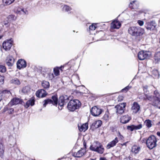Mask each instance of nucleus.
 Segmentation results:
<instances>
[{
  "instance_id": "nucleus-2",
  "label": "nucleus",
  "mask_w": 160,
  "mask_h": 160,
  "mask_svg": "<svg viewBox=\"0 0 160 160\" xmlns=\"http://www.w3.org/2000/svg\"><path fill=\"white\" fill-rule=\"evenodd\" d=\"M128 33L136 38H140L142 37L145 31L144 29L137 26H131L128 30Z\"/></svg>"
},
{
  "instance_id": "nucleus-53",
  "label": "nucleus",
  "mask_w": 160,
  "mask_h": 160,
  "mask_svg": "<svg viewBox=\"0 0 160 160\" xmlns=\"http://www.w3.org/2000/svg\"><path fill=\"white\" fill-rule=\"evenodd\" d=\"M128 142H124V143H121L120 144V145L122 146H127V143Z\"/></svg>"
},
{
  "instance_id": "nucleus-23",
  "label": "nucleus",
  "mask_w": 160,
  "mask_h": 160,
  "mask_svg": "<svg viewBox=\"0 0 160 160\" xmlns=\"http://www.w3.org/2000/svg\"><path fill=\"white\" fill-rule=\"evenodd\" d=\"M141 148L139 146L137 145H133L131 148V152L134 155L138 154L141 151Z\"/></svg>"
},
{
  "instance_id": "nucleus-11",
  "label": "nucleus",
  "mask_w": 160,
  "mask_h": 160,
  "mask_svg": "<svg viewBox=\"0 0 160 160\" xmlns=\"http://www.w3.org/2000/svg\"><path fill=\"white\" fill-rule=\"evenodd\" d=\"M138 56L140 60H143L149 57V54L147 51H141L138 52Z\"/></svg>"
},
{
  "instance_id": "nucleus-52",
  "label": "nucleus",
  "mask_w": 160,
  "mask_h": 160,
  "mask_svg": "<svg viewBox=\"0 0 160 160\" xmlns=\"http://www.w3.org/2000/svg\"><path fill=\"white\" fill-rule=\"evenodd\" d=\"M86 144H87V143H86V142L85 141H84L83 142V145L84 146V147L85 149H86L87 148Z\"/></svg>"
},
{
  "instance_id": "nucleus-30",
  "label": "nucleus",
  "mask_w": 160,
  "mask_h": 160,
  "mask_svg": "<svg viewBox=\"0 0 160 160\" xmlns=\"http://www.w3.org/2000/svg\"><path fill=\"white\" fill-rule=\"evenodd\" d=\"M51 98L52 101V104L54 106H57L58 101L57 95L56 94L52 96Z\"/></svg>"
},
{
  "instance_id": "nucleus-41",
  "label": "nucleus",
  "mask_w": 160,
  "mask_h": 160,
  "mask_svg": "<svg viewBox=\"0 0 160 160\" xmlns=\"http://www.w3.org/2000/svg\"><path fill=\"white\" fill-rule=\"evenodd\" d=\"M4 152V146L2 147V148H0V157L2 158L3 157V154Z\"/></svg>"
},
{
  "instance_id": "nucleus-12",
  "label": "nucleus",
  "mask_w": 160,
  "mask_h": 160,
  "mask_svg": "<svg viewBox=\"0 0 160 160\" xmlns=\"http://www.w3.org/2000/svg\"><path fill=\"white\" fill-rule=\"evenodd\" d=\"M27 62L26 61L23 59H20L18 60L17 63V68L19 69L24 68L26 67Z\"/></svg>"
},
{
  "instance_id": "nucleus-9",
  "label": "nucleus",
  "mask_w": 160,
  "mask_h": 160,
  "mask_svg": "<svg viewBox=\"0 0 160 160\" xmlns=\"http://www.w3.org/2000/svg\"><path fill=\"white\" fill-rule=\"evenodd\" d=\"M90 112L92 115L94 116H97L102 113V110L101 109L95 106L92 108Z\"/></svg>"
},
{
  "instance_id": "nucleus-48",
  "label": "nucleus",
  "mask_w": 160,
  "mask_h": 160,
  "mask_svg": "<svg viewBox=\"0 0 160 160\" xmlns=\"http://www.w3.org/2000/svg\"><path fill=\"white\" fill-rule=\"evenodd\" d=\"M123 97H122L121 95H119L118 96V98L117 99L118 102H121L123 100Z\"/></svg>"
},
{
  "instance_id": "nucleus-51",
  "label": "nucleus",
  "mask_w": 160,
  "mask_h": 160,
  "mask_svg": "<svg viewBox=\"0 0 160 160\" xmlns=\"http://www.w3.org/2000/svg\"><path fill=\"white\" fill-rule=\"evenodd\" d=\"M28 87H25L23 88L22 91L24 93L27 92V91L26 90Z\"/></svg>"
},
{
  "instance_id": "nucleus-4",
  "label": "nucleus",
  "mask_w": 160,
  "mask_h": 160,
  "mask_svg": "<svg viewBox=\"0 0 160 160\" xmlns=\"http://www.w3.org/2000/svg\"><path fill=\"white\" fill-rule=\"evenodd\" d=\"M81 103L77 99L71 100L68 103L67 108L70 111H74L80 107Z\"/></svg>"
},
{
  "instance_id": "nucleus-25",
  "label": "nucleus",
  "mask_w": 160,
  "mask_h": 160,
  "mask_svg": "<svg viewBox=\"0 0 160 160\" xmlns=\"http://www.w3.org/2000/svg\"><path fill=\"white\" fill-rule=\"evenodd\" d=\"M0 91L2 98L4 99L7 98L11 94L10 91L9 90H4Z\"/></svg>"
},
{
  "instance_id": "nucleus-57",
  "label": "nucleus",
  "mask_w": 160,
  "mask_h": 160,
  "mask_svg": "<svg viewBox=\"0 0 160 160\" xmlns=\"http://www.w3.org/2000/svg\"><path fill=\"white\" fill-rule=\"evenodd\" d=\"M157 135L160 137V132H158L157 133Z\"/></svg>"
},
{
  "instance_id": "nucleus-40",
  "label": "nucleus",
  "mask_w": 160,
  "mask_h": 160,
  "mask_svg": "<svg viewBox=\"0 0 160 160\" xmlns=\"http://www.w3.org/2000/svg\"><path fill=\"white\" fill-rule=\"evenodd\" d=\"M7 69L6 67L3 65H0V72H5L6 71Z\"/></svg>"
},
{
  "instance_id": "nucleus-45",
  "label": "nucleus",
  "mask_w": 160,
  "mask_h": 160,
  "mask_svg": "<svg viewBox=\"0 0 160 160\" xmlns=\"http://www.w3.org/2000/svg\"><path fill=\"white\" fill-rule=\"evenodd\" d=\"M131 88V86H129V85L127 86L123 89L122 90V92H127V91Z\"/></svg>"
},
{
  "instance_id": "nucleus-42",
  "label": "nucleus",
  "mask_w": 160,
  "mask_h": 160,
  "mask_svg": "<svg viewBox=\"0 0 160 160\" xmlns=\"http://www.w3.org/2000/svg\"><path fill=\"white\" fill-rule=\"evenodd\" d=\"M117 135L119 140H123L124 139V137L119 132H118Z\"/></svg>"
},
{
  "instance_id": "nucleus-18",
  "label": "nucleus",
  "mask_w": 160,
  "mask_h": 160,
  "mask_svg": "<svg viewBox=\"0 0 160 160\" xmlns=\"http://www.w3.org/2000/svg\"><path fill=\"white\" fill-rule=\"evenodd\" d=\"M85 150L81 148L77 152H74L72 153V156L75 157L81 158L83 156L85 153Z\"/></svg>"
},
{
  "instance_id": "nucleus-5",
  "label": "nucleus",
  "mask_w": 160,
  "mask_h": 160,
  "mask_svg": "<svg viewBox=\"0 0 160 160\" xmlns=\"http://www.w3.org/2000/svg\"><path fill=\"white\" fill-rule=\"evenodd\" d=\"M146 141L147 146L150 149H152L157 146V139L153 135H150Z\"/></svg>"
},
{
  "instance_id": "nucleus-63",
  "label": "nucleus",
  "mask_w": 160,
  "mask_h": 160,
  "mask_svg": "<svg viewBox=\"0 0 160 160\" xmlns=\"http://www.w3.org/2000/svg\"><path fill=\"white\" fill-rule=\"evenodd\" d=\"M6 110H7L6 109V108H4V112L6 111Z\"/></svg>"
},
{
  "instance_id": "nucleus-22",
  "label": "nucleus",
  "mask_w": 160,
  "mask_h": 160,
  "mask_svg": "<svg viewBox=\"0 0 160 160\" xmlns=\"http://www.w3.org/2000/svg\"><path fill=\"white\" fill-rule=\"evenodd\" d=\"M131 119V118L128 115L122 116L120 118V122L123 124L128 122Z\"/></svg>"
},
{
  "instance_id": "nucleus-36",
  "label": "nucleus",
  "mask_w": 160,
  "mask_h": 160,
  "mask_svg": "<svg viewBox=\"0 0 160 160\" xmlns=\"http://www.w3.org/2000/svg\"><path fill=\"white\" fill-rule=\"evenodd\" d=\"M144 123L148 128H151L152 126V121L149 119H147L144 122Z\"/></svg>"
},
{
  "instance_id": "nucleus-56",
  "label": "nucleus",
  "mask_w": 160,
  "mask_h": 160,
  "mask_svg": "<svg viewBox=\"0 0 160 160\" xmlns=\"http://www.w3.org/2000/svg\"><path fill=\"white\" fill-rule=\"evenodd\" d=\"M68 68H69V66H68H68L66 67V68H64V71H66L68 69Z\"/></svg>"
},
{
  "instance_id": "nucleus-50",
  "label": "nucleus",
  "mask_w": 160,
  "mask_h": 160,
  "mask_svg": "<svg viewBox=\"0 0 160 160\" xmlns=\"http://www.w3.org/2000/svg\"><path fill=\"white\" fill-rule=\"evenodd\" d=\"M14 111V109L13 108H10L9 109V111H8V113L9 114H11L13 113Z\"/></svg>"
},
{
  "instance_id": "nucleus-60",
  "label": "nucleus",
  "mask_w": 160,
  "mask_h": 160,
  "mask_svg": "<svg viewBox=\"0 0 160 160\" xmlns=\"http://www.w3.org/2000/svg\"><path fill=\"white\" fill-rule=\"evenodd\" d=\"M9 21H8V20L6 22H5V23H4V25H6L8 24L9 23Z\"/></svg>"
},
{
  "instance_id": "nucleus-13",
  "label": "nucleus",
  "mask_w": 160,
  "mask_h": 160,
  "mask_svg": "<svg viewBox=\"0 0 160 160\" xmlns=\"http://www.w3.org/2000/svg\"><path fill=\"white\" fill-rule=\"evenodd\" d=\"M142 127V124H140L138 125H135L133 124L131 125H128L127 126V129L131 132H132L134 130H137L140 129Z\"/></svg>"
},
{
  "instance_id": "nucleus-35",
  "label": "nucleus",
  "mask_w": 160,
  "mask_h": 160,
  "mask_svg": "<svg viewBox=\"0 0 160 160\" xmlns=\"http://www.w3.org/2000/svg\"><path fill=\"white\" fill-rule=\"evenodd\" d=\"M8 21L9 22H12L16 20L17 17L13 14H11L9 15L7 17Z\"/></svg>"
},
{
  "instance_id": "nucleus-3",
  "label": "nucleus",
  "mask_w": 160,
  "mask_h": 160,
  "mask_svg": "<svg viewBox=\"0 0 160 160\" xmlns=\"http://www.w3.org/2000/svg\"><path fill=\"white\" fill-rule=\"evenodd\" d=\"M90 149L92 151L96 152L100 154H102L104 151V148L102 144L98 141L91 145Z\"/></svg>"
},
{
  "instance_id": "nucleus-58",
  "label": "nucleus",
  "mask_w": 160,
  "mask_h": 160,
  "mask_svg": "<svg viewBox=\"0 0 160 160\" xmlns=\"http://www.w3.org/2000/svg\"><path fill=\"white\" fill-rule=\"evenodd\" d=\"M2 146H3V144L1 142H0V148H2Z\"/></svg>"
},
{
  "instance_id": "nucleus-61",
  "label": "nucleus",
  "mask_w": 160,
  "mask_h": 160,
  "mask_svg": "<svg viewBox=\"0 0 160 160\" xmlns=\"http://www.w3.org/2000/svg\"><path fill=\"white\" fill-rule=\"evenodd\" d=\"M144 160H152V159H149V158H145Z\"/></svg>"
},
{
  "instance_id": "nucleus-19",
  "label": "nucleus",
  "mask_w": 160,
  "mask_h": 160,
  "mask_svg": "<svg viewBox=\"0 0 160 160\" xmlns=\"http://www.w3.org/2000/svg\"><path fill=\"white\" fill-rule=\"evenodd\" d=\"M139 3L137 0H134L131 2L129 4V7L131 9H137L139 6Z\"/></svg>"
},
{
  "instance_id": "nucleus-20",
  "label": "nucleus",
  "mask_w": 160,
  "mask_h": 160,
  "mask_svg": "<svg viewBox=\"0 0 160 160\" xmlns=\"http://www.w3.org/2000/svg\"><path fill=\"white\" fill-rule=\"evenodd\" d=\"M35 98L34 96L32 97L28 100L25 104L24 106L26 108H28L30 106H33L35 104Z\"/></svg>"
},
{
  "instance_id": "nucleus-8",
  "label": "nucleus",
  "mask_w": 160,
  "mask_h": 160,
  "mask_svg": "<svg viewBox=\"0 0 160 160\" xmlns=\"http://www.w3.org/2000/svg\"><path fill=\"white\" fill-rule=\"evenodd\" d=\"M15 58L12 55H9L7 56L5 60L7 65L9 67L12 66L14 64Z\"/></svg>"
},
{
  "instance_id": "nucleus-14",
  "label": "nucleus",
  "mask_w": 160,
  "mask_h": 160,
  "mask_svg": "<svg viewBox=\"0 0 160 160\" xmlns=\"http://www.w3.org/2000/svg\"><path fill=\"white\" fill-rule=\"evenodd\" d=\"M121 26V24L120 22L115 20L112 21L110 25V28L111 29L119 28Z\"/></svg>"
},
{
  "instance_id": "nucleus-26",
  "label": "nucleus",
  "mask_w": 160,
  "mask_h": 160,
  "mask_svg": "<svg viewBox=\"0 0 160 160\" xmlns=\"http://www.w3.org/2000/svg\"><path fill=\"white\" fill-rule=\"evenodd\" d=\"M102 124V122L100 120H98L95 121L93 122L91 126V128L93 130L96 129L100 127Z\"/></svg>"
},
{
  "instance_id": "nucleus-46",
  "label": "nucleus",
  "mask_w": 160,
  "mask_h": 160,
  "mask_svg": "<svg viewBox=\"0 0 160 160\" xmlns=\"http://www.w3.org/2000/svg\"><path fill=\"white\" fill-rule=\"evenodd\" d=\"M63 9H64L66 11L68 12L70 11L71 8L69 6L65 5L63 7Z\"/></svg>"
},
{
  "instance_id": "nucleus-62",
  "label": "nucleus",
  "mask_w": 160,
  "mask_h": 160,
  "mask_svg": "<svg viewBox=\"0 0 160 160\" xmlns=\"http://www.w3.org/2000/svg\"><path fill=\"white\" fill-rule=\"evenodd\" d=\"M144 88H145L146 89H147V88H148V86H145V87H144Z\"/></svg>"
},
{
  "instance_id": "nucleus-59",
  "label": "nucleus",
  "mask_w": 160,
  "mask_h": 160,
  "mask_svg": "<svg viewBox=\"0 0 160 160\" xmlns=\"http://www.w3.org/2000/svg\"><path fill=\"white\" fill-rule=\"evenodd\" d=\"M3 37V34H1L0 33V39H1Z\"/></svg>"
},
{
  "instance_id": "nucleus-21",
  "label": "nucleus",
  "mask_w": 160,
  "mask_h": 160,
  "mask_svg": "<svg viewBox=\"0 0 160 160\" xmlns=\"http://www.w3.org/2000/svg\"><path fill=\"white\" fill-rule=\"evenodd\" d=\"M118 142V138L116 137L114 140H113L111 142H109L107 145L106 148L107 149H110L111 148H112L115 146Z\"/></svg>"
},
{
  "instance_id": "nucleus-32",
  "label": "nucleus",
  "mask_w": 160,
  "mask_h": 160,
  "mask_svg": "<svg viewBox=\"0 0 160 160\" xmlns=\"http://www.w3.org/2000/svg\"><path fill=\"white\" fill-rule=\"evenodd\" d=\"M154 59L155 62H158L160 60V52H156L154 55Z\"/></svg>"
},
{
  "instance_id": "nucleus-44",
  "label": "nucleus",
  "mask_w": 160,
  "mask_h": 160,
  "mask_svg": "<svg viewBox=\"0 0 160 160\" xmlns=\"http://www.w3.org/2000/svg\"><path fill=\"white\" fill-rule=\"evenodd\" d=\"M68 66V64H65L63 66H61L59 67V70H60L61 72H62L63 71H64V68H66V67Z\"/></svg>"
},
{
  "instance_id": "nucleus-64",
  "label": "nucleus",
  "mask_w": 160,
  "mask_h": 160,
  "mask_svg": "<svg viewBox=\"0 0 160 160\" xmlns=\"http://www.w3.org/2000/svg\"><path fill=\"white\" fill-rule=\"evenodd\" d=\"M90 160H95V159H90Z\"/></svg>"
},
{
  "instance_id": "nucleus-55",
  "label": "nucleus",
  "mask_w": 160,
  "mask_h": 160,
  "mask_svg": "<svg viewBox=\"0 0 160 160\" xmlns=\"http://www.w3.org/2000/svg\"><path fill=\"white\" fill-rule=\"evenodd\" d=\"M2 99H2V96L1 91H0V102Z\"/></svg>"
},
{
  "instance_id": "nucleus-49",
  "label": "nucleus",
  "mask_w": 160,
  "mask_h": 160,
  "mask_svg": "<svg viewBox=\"0 0 160 160\" xmlns=\"http://www.w3.org/2000/svg\"><path fill=\"white\" fill-rule=\"evenodd\" d=\"M138 23L140 26H142L143 25L144 22L142 21L138 20Z\"/></svg>"
},
{
  "instance_id": "nucleus-34",
  "label": "nucleus",
  "mask_w": 160,
  "mask_h": 160,
  "mask_svg": "<svg viewBox=\"0 0 160 160\" xmlns=\"http://www.w3.org/2000/svg\"><path fill=\"white\" fill-rule=\"evenodd\" d=\"M42 85L44 88H48L49 87L50 84L48 82L43 80L42 82Z\"/></svg>"
},
{
  "instance_id": "nucleus-31",
  "label": "nucleus",
  "mask_w": 160,
  "mask_h": 160,
  "mask_svg": "<svg viewBox=\"0 0 160 160\" xmlns=\"http://www.w3.org/2000/svg\"><path fill=\"white\" fill-rule=\"evenodd\" d=\"M42 103H43V107H45L46 105L48 104H52V100L49 98H47L44 100Z\"/></svg>"
},
{
  "instance_id": "nucleus-29",
  "label": "nucleus",
  "mask_w": 160,
  "mask_h": 160,
  "mask_svg": "<svg viewBox=\"0 0 160 160\" xmlns=\"http://www.w3.org/2000/svg\"><path fill=\"white\" fill-rule=\"evenodd\" d=\"M15 12L17 14H26L23 8L19 7H16L14 8Z\"/></svg>"
},
{
  "instance_id": "nucleus-38",
  "label": "nucleus",
  "mask_w": 160,
  "mask_h": 160,
  "mask_svg": "<svg viewBox=\"0 0 160 160\" xmlns=\"http://www.w3.org/2000/svg\"><path fill=\"white\" fill-rule=\"evenodd\" d=\"M53 72L54 75L56 76H58L60 75V71L59 67H56L53 68Z\"/></svg>"
},
{
  "instance_id": "nucleus-54",
  "label": "nucleus",
  "mask_w": 160,
  "mask_h": 160,
  "mask_svg": "<svg viewBox=\"0 0 160 160\" xmlns=\"http://www.w3.org/2000/svg\"><path fill=\"white\" fill-rule=\"evenodd\" d=\"M99 160H108L105 157H100Z\"/></svg>"
},
{
  "instance_id": "nucleus-7",
  "label": "nucleus",
  "mask_w": 160,
  "mask_h": 160,
  "mask_svg": "<svg viewBox=\"0 0 160 160\" xmlns=\"http://www.w3.org/2000/svg\"><path fill=\"white\" fill-rule=\"evenodd\" d=\"M13 42L11 39L4 41L2 43V47L6 51L9 50L12 45Z\"/></svg>"
},
{
  "instance_id": "nucleus-15",
  "label": "nucleus",
  "mask_w": 160,
  "mask_h": 160,
  "mask_svg": "<svg viewBox=\"0 0 160 160\" xmlns=\"http://www.w3.org/2000/svg\"><path fill=\"white\" fill-rule=\"evenodd\" d=\"M156 25L155 22L153 21L147 22L145 24V27L148 30L151 31L155 29L156 27Z\"/></svg>"
},
{
  "instance_id": "nucleus-24",
  "label": "nucleus",
  "mask_w": 160,
  "mask_h": 160,
  "mask_svg": "<svg viewBox=\"0 0 160 160\" xmlns=\"http://www.w3.org/2000/svg\"><path fill=\"white\" fill-rule=\"evenodd\" d=\"M22 102V100L17 98H13L10 102L11 106L16 105L19 104L21 103Z\"/></svg>"
},
{
  "instance_id": "nucleus-17",
  "label": "nucleus",
  "mask_w": 160,
  "mask_h": 160,
  "mask_svg": "<svg viewBox=\"0 0 160 160\" xmlns=\"http://www.w3.org/2000/svg\"><path fill=\"white\" fill-rule=\"evenodd\" d=\"M140 106L136 102H134L131 108V109L133 113L136 114L140 110Z\"/></svg>"
},
{
  "instance_id": "nucleus-28",
  "label": "nucleus",
  "mask_w": 160,
  "mask_h": 160,
  "mask_svg": "<svg viewBox=\"0 0 160 160\" xmlns=\"http://www.w3.org/2000/svg\"><path fill=\"white\" fill-rule=\"evenodd\" d=\"M9 83L11 84L18 86L21 84V82L17 78H12L10 80Z\"/></svg>"
},
{
  "instance_id": "nucleus-39",
  "label": "nucleus",
  "mask_w": 160,
  "mask_h": 160,
  "mask_svg": "<svg viewBox=\"0 0 160 160\" xmlns=\"http://www.w3.org/2000/svg\"><path fill=\"white\" fill-rule=\"evenodd\" d=\"M97 27V24L92 23L89 26V29L90 30L93 31L96 29Z\"/></svg>"
},
{
  "instance_id": "nucleus-43",
  "label": "nucleus",
  "mask_w": 160,
  "mask_h": 160,
  "mask_svg": "<svg viewBox=\"0 0 160 160\" xmlns=\"http://www.w3.org/2000/svg\"><path fill=\"white\" fill-rule=\"evenodd\" d=\"M5 77L4 76L0 75V85L4 83Z\"/></svg>"
},
{
  "instance_id": "nucleus-16",
  "label": "nucleus",
  "mask_w": 160,
  "mask_h": 160,
  "mask_svg": "<svg viewBox=\"0 0 160 160\" xmlns=\"http://www.w3.org/2000/svg\"><path fill=\"white\" fill-rule=\"evenodd\" d=\"M65 100H66L63 96H61L59 97L58 101L59 109L62 110L64 105L66 104Z\"/></svg>"
},
{
  "instance_id": "nucleus-47",
  "label": "nucleus",
  "mask_w": 160,
  "mask_h": 160,
  "mask_svg": "<svg viewBox=\"0 0 160 160\" xmlns=\"http://www.w3.org/2000/svg\"><path fill=\"white\" fill-rule=\"evenodd\" d=\"M48 76L49 78L51 80L55 78L54 74L52 73H49Z\"/></svg>"
},
{
  "instance_id": "nucleus-33",
  "label": "nucleus",
  "mask_w": 160,
  "mask_h": 160,
  "mask_svg": "<svg viewBox=\"0 0 160 160\" xmlns=\"http://www.w3.org/2000/svg\"><path fill=\"white\" fill-rule=\"evenodd\" d=\"M109 118V113L108 111H107L102 118V119L107 122Z\"/></svg>"
},
{
  "instance_id": "nucleus-1",
  "label": "nucleus",
  "mask_w": 160,
  "mask_h": 160,
  "mask_svg": "<svg viewBox=\"0 0 160 160\" xmlns=\"http://www.w3.org/2000/svg\"><path fill=\"white\" fill-rule=\"evenodd\" d=\"M154 94L155 96L144 94L141 96L140 99L144 101L148 102L150 104L160 108V98H159L160 94L157 90H155Z\"/></svg>"
},
{
  "instance_id": "nucleus-27",
  "label": "nucleus",
  "mask_w": 160,
  "mask_h": 160,
  "mask_svg": "<svg viewBox=\"0 0 160 160\" xmlns=\"http://www.w3.org/2000/svg\"><path fill=\"white\" fill-rule=\"evenodd\" d=\"M78 128L80 132L84 131L85 132L87 130L88 128V124L87 123L83 124L82 125H81L80 126L79 124H78Z\"/></svg>"
},
{
  "instance_id": "nucleus-37",
  "label": "nucleus",
  "mask_w": 160,
  "mask_h": 160,
  "mask_svg": "<svg viewBox=\"0 0 160 160\" xmlns=\"http://www.w3.org/2000/svg\"><path fill=\"white\" fill-rule=\"evenodd\" d=\"M15 0H3L2 2L4 5H8L12 3Z\"/></svg>"
},
{
  "instance_id": "nucleus-6",
  "label": "nucleus",
  "mask_w": 160,
  "mask_h": 160,
  "mask_svg": "<svg viewBox=\"0 0 160 160\" xmlns=\"http://www.w3.org/2000/svg\"><path fill=\"white\" fill-rule=\"evenodd\" d=\"M126 107L125 102L120 103L116 105L115 107L116 110V112L118 114H122L124 112Z\"/></svg>"
},
{
  "instance_id": "nucleus-10",
  "label": "nucleus",
  "mask_w": 160,
  "mask_h": 160,
  "mask_svg": "<svg viewBox=\"0 0 160 160\" xmlns=\"http://www.w3.org/2000/svg\"><path fill=\"white\" fill-rule=\"evenodd\" d=\"M36 96L39 98L45 97L48 94L47 92L43 89H39L36 91Z\"/></svg>"
}]
</instances>
